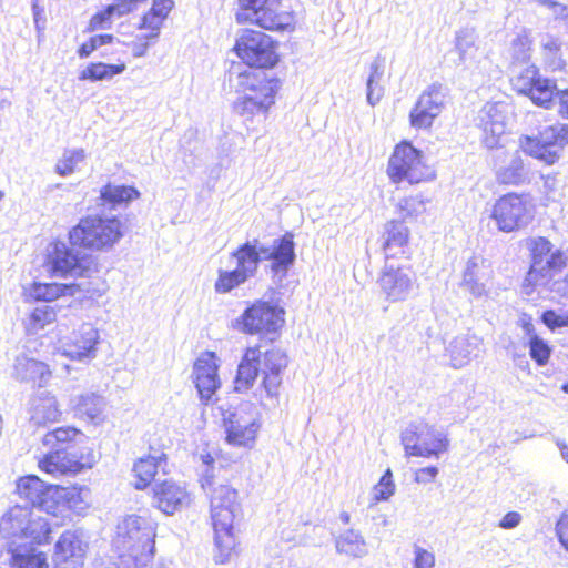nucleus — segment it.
<instances>
[{
  "instance_id": "f257e3e1",
  "label": "nucleus",
  "mask_w": 568,
  "mask_h": 568,
  "mask_svg": "<svg viewBox=\"0 0 568 568\" xmlns=\"http://www.w3.org/2000/svg\"><path fill=\"white\" fill-rule=\"evenodd\" d=\"M240 69L241 65L232 68L229 82L236 91L243 93L234 101L233 110L248 126V122H261L266 119L270 108L275 102L278 80L267 78L261 70Z\"/></svg>"
},
{
  "instance_id": "f03ea898",
  "label": "nucleus",
  "mask_w": 568,
  "mask_h": 568,
  "mask_svg": "<svg viewBox=\"0 0 568 568\" xmlns=\"http://www.w3.org/2000/svg\"><path fill=\"white\" fill-rule=\"evenodd\" d=\"M202 488L210 494L211 519L219 554L215 561L224 564L235 548L233 523L241 515L237 491L229 485L217 484L209 470L201 478Z\"/></svg>"
},
{
  "instance_id": "7ed1b4c3",
  "label": "nucleus",
  "mask_w": 568,
  "mask_h": 568,
  "mask_svg": "<svg viewBox=\"0 0 568 568\" xmlns=\"http://www.w3.org/2000/svg\"><path fill=\"white\" fill-rule=\"evenodd\" d=\"M287 364V356L280 348L263 351L260 345L247 347L237 366L234 389L239 393L247 392L258 374H262V386L266 396L276 399L282 384V373Z\"/></svg>"
},
{
  "instance_id": "20e7f679",
  "label": "nucleus",
  "mask_w": 568,
  "mask_h": 568,
  "mask_svg": "<svg viewBox=\"0 0 568 568\" xmlns=\"http://www.w3.org/2000/svg\"><path fill=\"white\" fill-rule=\"evenodd\" d=\"M156 524L149 516L129 515L116 526L112 545L123 568H144L155 550Z\"/></svg>"
},
{
  "instance_id": "39448f33",
  "label": "nucleus",
  "mask_w": 568,
  "mask_h": 568,
  "mask_svg": "<svg viewBox=\"0 0 568 568\" xmlns=\"http://www.w3.org/2000/svg\"><path fill=\"white\" fill-rule=\"evenodd\" d=\"M122 236V222L115 215L103 212L81 217L69 231L71 245L95 251L112 248Z\"/></svg>"
},
{
  "instance_id": "423d86ee",
  "label": "nucleus",
  "mask_w": 568,
  "mask_h": 568,
  "mask_svg": "<svg viewBox=\"0 0 568 568\" xmlns=\"http://www.w3.org/2000/svg\"><path fill=\"white\" fill-rule=\"evenodd\" d=\"M511 84L517 93L544 109H551L557 98L559 113L568 119V90H558L556 81L542 77L535 64L523 68L511 78Z\"/></svg>"
},
{
  "instance_id": "0eeeda50",
  "label": "nucleus",
  "mask_w": 568,
  "mask_h": 568,
  "mask_svg": "<svg viewBox=\"0 0 568 568\" xmlns=\"http://www.w3.org/2000/svg\"><path fill=\"white\" fill-rule=\"evenodd\" d=\"M51 528L45 518L36 516L29 506L16 505L0 519V535L9 542L30 539L43 544L50 540Z\"/></svg>"
},
{
  "instance_id": "6e6552de",
  "label": "nucleus",
  "mask_w": 568,
  "mask_h": 568,
  "mask_svg": "<svg viewBox=\"0 0 568 568\" xmlns=\"http://www.w3.org/2000/svg\"><path fill=\"white\" fill-rule=\"evenodd\" d=\"M239 23L251 22L266 30L284 31L293 27L292 13L282 9L281 0H239Z\"/></svg>"
},
{
  "instance_id": "1a4fd4ad",
  "label": "nucleus",
  "mask_w": 568,
  "mask_h": 568,
  "mask_svg": "<svg viewBox=\"0 0 568 568\" xmlns=\"http://www.w3.org/2000/svg\"><path fill=\"white\" fill-rule=\"evenodd\" d=\"M387 173L394 183L408 181L414 184L433 176V171L424 162L423 153L408 142L396 145L388 162Z\"/></svg>"
},
{
  "instance_id": "9d476101",
  "label": "nucleus",
  "mask_w": 568,
  "mask_h": 568,
  "mask_svg": "<svg viewBox=\"0 0 568 568\" xmlns=\"http://www.w3.org/2000/svg\"><path fill=\"white\" fill-rule=\"evenodd\" d=\"M47 265L55 277H85L92 270V258L71 244L55 241L48 247Z\"/></svg>"
},
{
  "instance_id": "9b49d317",
  "label": "nucleus",
  "mask_w": 568,
  "mask_h": 568,
  "mask_svg": "<svg viewBox=\"0 0 568 568\" xmlns=\"http://www.w3.org/2000/svg\"><path fill=\"white\" fill-rule=\"evenodd\" d=\"M402 443L406 455L438 457L449 445L447 435L424 422L410 423L402 433Z\"/></svg>"
},
{
  "instance_id": "f8f14e48",
  "label": "nucleus",
  "mask_w": 568,
  "mask_h": 568,
  "mask_svg": "<svg viewBox=\"0 0 568 568\" xmlns=\"http://www.w3.org/2000/svg\"><path fill=\"white\" fill-rule=\"evenodd\" d=\"M568 145V124H554L545 128L537 136L520 138V148L527 154L544 163H556Z\"/></svg>"
},
{
  "instance_id": "ddd939ff",
  "label": "nucleus",
  "mask_w": 568,
  "mask_h": 568,
  "mask_svg": "<svg viewBox=\"0 0 568 568\" xmlns=\"http://www.w3.org/2000/svg\"><path fill=\"white\" fill-rule=\"evenodd\" d=\"M16 490L20 498L27 500L32 507H37L48 514L57 509L58 495L68 499L70 508H83L78 506V501L74 499V490L67 491L62 489L63 494L60 495V489L57 485H48L36 475L21 477L17 481Z\"/></svg>"
},
{
  "instance_id": "4468645a",
  "label": "nucleus",
  "mask_w": 568,
  "mask_h": 568,
  "mask_svg": "<svg viewBox=\"0 0 568 568\" xmlns=\"http://www.w3.org/2000/svg\"><path fill=\"white\" fill-rule=\"evenodd\" d=\"M552 251V244L546 237L534 241L531 248V265L525 278V285H546L555 273L560 272L567 264V257L559 250Z\"/></svg>"
},
{
  "instance_id": "2eb2a0df",
  "label": "nucleus",
  "mask_w": 568,
  "mask_h": 568,
  "mask_svg": "<svg viewBox=\"0 0 568 568\" xmlns=\"http://www.w3.org/2000/svg\"><path fill=\"white\" fill-rule=\"evenodd\" d=\"M235 51L248 70L272 68L277 62L275 42L261 31H243L236 40Z\"/></svg>"
},
{
  "instance_id": "dca6fc26",
  "label": "nucleus",
  "mask_w": 568,
  "mask_h": 568,
  "mask_svg": "<svg viewBox=\"0 0 568 568\" xmlns=\"http://www.w3.org/2000/svg\"><path fill=\"white\" fill-rule=\"evenodd\" d=\"M490 217L499 231L510 233L527 226L534 214L526 195L508 193L496 201Z\"/></svg>"
},
{
  "instance_id": "f3484780",
  "label": "nucleus",
  "mask_w": 568,
  "mask_h": 568,
  "mask_svg": "<svg viewBox=\"0 0 568 568\" xmlns=\"http://www.w3.org/2000/svg\"><path fill=\"white\" fill-rule=\"evenodd\" d=\"M284 310L268 302L258 301L241 316V329L247 334L275 333L284 324Z\"/></svg>"
},
{
  "instance_id": "a211bd4d",
  "label": "nucleus",
  "mask_w": 568,
  "mask_h": 568,
  "mask_svg": "<svg viewBox=\"0 0 568 568\" xmlns=\"http://www.w3.org/2000/svg\"><path fill=\"white\" fill-rule=\"evenodd\" d=\"M92 463L90 454L84 456L78 454L73 446H65V448L48 452L39 462V467L42 471L52 476L75 475L84 468H91Z\"/></svg>"
},
{
  "instance_id": "6ab92c4d",
  "label": "nucleus",
  "mask_w": 568,
  "mask_h": 568,
  "mask_svg": "<svg viewBox=\"0 0 568 568\" xmlns=\"http://www.w3.org/2000/svg\"><path fill=\"white\" fill-rule=\"evenodd\" d=\"M447 95V88L433 83L418 98L409 113L410 124L415 129H428L442 113Z\"/></svg>"
},
{
  "instance_id": "aec40b11",
  "label": "nucleus",
  "mask_w": 568,
  "mask_h": 568,
  "mask_svg": "<svg viewBox=\"0 0 568 568\" xmlns=\"http://www.w3.org/2000/svg\"><path fill=\"white\" fill-rule=\"evenodd\" d=\"M382 293L388 302L406 301L417 290L415 273L404 266L386 265L379 278Z\"/></svg>"
},
{
  "instance_id": "412c9836",
  "label": "nucleus",
  "mask_w": 568,
  "mask_h": 568,
  "mask_svg": "<svg viewBox=\"0 0 568 568\" xmlns=\"http://www.w3.org/2000/svg\"><path fill=\"white\" fill-rule=\"evenodd\" d=\"M99 341L98 329L90 323H83L62 342V353L75 361L92 359L97 356Z\"/></svg>"
},
{
  "instance_id": "4be33fe9",
  "label": "nucleus",
  "mask_w": 568,
  "mask_h": 568,
  "mask_svg": "<svg viewBox=\"0 0 568 568\" xmlns=\"http://www.w3.org/2000/svg\"><path fill=\"white\" fill-rule=\"evenodd\" d=\"M226 439L235 446H248L254 443L260 424L254 415L247 414L242 408L227 412L224 415Z\"/></svg>"
},
{
  "instance_id": "5701e85b",
  "label": "nucleus",
  "mask_w": 568,
  "mask_h": 568,
  "mask_svg": "<svg viewBox=\"0 0 568 568\" xmlns=\"http://www.w3.org/2000/svg\"><path fill=\"white\" fill-rule=\"evenodd\" d=\"M214 353H204L194 363L193 382L202 403L207 405L221 386Z\"/></svg>"
},
{
  "instance_id": "b1692460",
  "label": "nucleus",
  "mask_w": 568,
  "mask_h": 568,
  "mask_svg": "<svg viewBox=\"0 0 568 568\" xmlns=\"http://www.w3.org/2000/svg\"><path fill=\"white\" fill-rule=\"evenodd\" d=\"M477 121L484 133L485 145L488 149L497 148L506 130V104L487 102L479 110Z\"/></svg>"
},
{
  "instance_id": "393cba45",
  "label": "nucleus",
  "mask_w": 568,
  "mask_h": 568,
  "mask_svg": "<svg viewBox=\"0 0 568 568\" xmlns=\"http://www.w3.org/2000/svg\"><path fill=\"white\" fill-rule=\"evenodd\" d=\"M88 544L77 531H65L55 545L54 568H82Z\"/></svg>"
},
{
  "instance_id": "a878e982",
  "label": "nucleus",
  "mask_w": 568,
  "mask_h": 568,
  "mask_svg": "<svg viewBox=\"0 0 568 568\" xmlns=\"http://www.w3.org/2000/svg\"><path fill=\"white\" fill-rule=\"evenodd\" d=\"M260 250L263 254V260L271 261V272L281 277L286 276L296 258L295 243L291 233H285L281 237L273 240L270 246L261 243Z\"/></svg>"
},
{
  "instance_id": "bb28decb",
  "label": "nucleus",
  "mask_w": 568,
  "mask_h": 568,
  "mask_svg": "<svg viewBox=\"0 0 568 568\" xmlns=\"http://www.w3.org/2000/svg\"><path fill=\"white\" fill-rule=\"evenodd\" d=\"M191 501L184 486L172 480L156 483L153 487V505L166 515H172L186 507Z\"/></svg>"
},
{
  "instance_id": "cd10ccee",
  "label": "nucleus",
  "mask_w": 568,
  "mask_h": 568,
  "mask_svg": "<svg viewBox=\"0 0 568 568\" xmlns=\"http://www.w3.org/2000/svg\"><path fill=\"white\" fill-rule=\"evenodd\" d=\"M383 250L386 258L408 257L409 230L402 221L393 220L385 224Z\"/></svg>"
},
{
  "instance_id": "c85d7f7f",
  "label": "nucleus",
  "mask_w": 568,
  "mask_h": 568,
  "mask_svg": "<svg viewBox=\"0 0 568 568\" xmlns=\"http://www.w3.org/2000/svg\"><path fill=\"white\" fill-rule=\"evenodd\" d=\"M453 367L460 368L467 365L481 352V339L476 335L464 334L456 336L447 347Z\"/></svg>"
},
{
  "instance_id": "c756f323",
  "label": "nucleus",
  "mask_w": 568,
  "mask_h": 568,
  "mask_svg": "<svg viewBox=\"0 0 568 568\" xmlns=\"http://www.w3.org/2000/svg\"><path fill=\"white\" fill-rule=\"evenodd\" d=\"M489 280V273L483 258L473 256L466 263L463 272L462 287H464L474 297L486 295V283Z\"/></svg>"
},
{
  "instance_id": "7c9ffc66",
  "label": "nucleus",
  "mask_w": 568,
  "mask_h": 568,
  "mask_svg": "<svg viewBox=\"0 0 568 568\" xmlns=\"http://www.w3.org/2000/svg\"><path fill=\"white\" fill-rule=\"evenodd\" d=\"M30 420L36 425H47L48 423L58 422L61 416L58 402L50 393L39 392L31 400Z\"/></svg>"
},
{
  "instance_id": "2f4dec72",
  "label": "nucleus",
  "mask_w": 568,
  "mask_h": 568,
  "mask_svg": "<svg viewBox=\"0 0 568 568\" xmlns=\"http://www.w3.org/2000/svg\"><path fill=\"white\" fill-rule=\"evenodd\" d=\"M260 247L261 242L254 239L246 241L231 253V256L236 261V268L248 278L255 276L258 265L263 261V254Z\"/></svg>"
},
{
  "instance_id": "473e14b6",
  "label": "nucleus",
  "mask_w": 568,
  "mask_h": 568,
  "mask_svg": "<svg viewBox=\"0 0 568 568\" xmlns=\"http://www.w3.org/2000/svg\"><path fill=\"white\" fill-rule=\"evenodd\" d=\"M7 546L12 568H49L47 556L43 552H36L33 547L14 541Z\"/></svg>"
},
{
  "instance_id": "72a5a7b5",
  "label": "nucleus",
  "mask_w": 568,
  "mask_h": 568,
  "mask_svg": "<svg viewBox=\"0 0 568 568\" xmlns=\"http://www.w3.org/2000/svg\"><path fill=\"white\" fill-rule=\"evenodd\" d=\"M139 196L140 192L133 186L108 183L101 187L97 204L98 206L114 210L122 204H129L133 200L139 199Z\"/></svg>"
},
{
  "instance_id": "f704fd0d",
  "label": "nucleus",
  "mask_w": 568,
  "mask_h": 568,
  "mask_svg": "<svg viewBox=\"0 0 568 568\" xmlns=\"http://www.w3.org/2000/svg\"><path fill=\"white\" fill-rule=\"evenodd\" d=\"M14 372L21 381H32L41 387L48 383L51 372L43 362L33 358L18 357Z\"/></svg>"
},
{
  "instance_id": "c9c22d12",
  "label": "nucleus",
  "mask_w": 568,
  "mask_h": 568,
  "mask_svg": "<svg viewBox=\"0 0 568 568\" xmlns=\"http://www.w3.org/2000/svg\"><path fill=\"white\" fill-rule=\"evenodd\" d=\"M528 169L518 152L510 155L506 165L496 172L497 181L507 185H519L528 180Z\"/></svg>"
},
{
  "instance_id": "e433bc0d",
  "label": "nucleus",
  "mask_w": 568,
  "mask_h": 568,
  "mask_svg": "<svg viewBox=\"0 0 568 568\" xmlns=\"http://www.w3.org/2000/svg\"><path fill=\"white\" fill-rule=\"evenodd\" d=\"M384 77V61L378 55L369 65V74L366 80V100L375 106L384 97L385 88L382 84Z\"/></svg>"
},
{
  "instance_id": "4c0bfd02",
  "label": "nucleus",
  "mask_w": 568,
  "mask_h": 568,
  "mask_svg": "<svg viewBox=\"0 0 568 568\" xmlns=\"http://www.w3.org/2000/svg\"><path fill=\"white\" fill-rule=\"evenodd\" d=\"M125 68L124 63L109 64L104 62H92L80 72L79 80H89L92 82L111 80L115 75L123 73Z\"/></svg>"
},
{
  "instance_id": "58836bf2",
  "label": "nucleus",
  "mask_w": 568,
  "mask_h": 568,
  "mask_svg": "<svg viewBox=\"0 0 568 568\" xmlns=\"http://www.w3.org/2000/svg\"><path fill=\"white\" fill-rule=\"evenodd\" d=\"M336 549L351 557H363L367 554L363 536L354 529L346 530L336 539Z\"/></svg>"
},
{
  "instance_id": "ea45409f",
  "label": "nucleus",
  "mask_w": 568,
  "mask_h": 568,
  "mask_svg": "<svg viewBox=\"0 0 568 568\" xmlns=\"http://www.w3.org/2000/svg\"><path fill=\"white\" fill-rule=\"evenodd\" d=\"M105 403L102 396L94 393L81 395L75 405V414L91 422L100 420Z\"/></svg>"
},
{
  "instance_id": "a19ab883",
  "label": "nucleus",
  "mask_w": 568,
  "mask_h": 568,
  "mask_svg": "<svg viewBox=\"0 0 568 568\" xmlns=\"http://www.w3.org/2000/svg\"><path fill=\"white\" fill-rule=\"evenodd\" d=\"M163 457L164 454H161L160 456H148L140 458L134 464L133 471L138 478V481L135 483V487L138 489H143L151 483Z\"/></svg>"
},
{
  "instance_id": "79ce46f5",
  "label": "nucleus",
  "mask_w": 568,
  "mask_h": 568,
  "mask_svg": "<svg viewBox=\"0 0 568 568\" xmlns=\"http://www.w3.org/2000/svg\"><path fill=\"white\" fill-rule=\"evenodd\" d=\"M81 435L80 430L74 427H59L43 436L42 444L51 450L65 448L69 443L74 442Z\"/></svg>"
},
{
  "instance_id": "37998d69",
  "label": "nucleus",
  "mask_w": 568,
  "mask_h": 568,
  "mask_svg": "<svg viewBox=\"0 0 568 568\" xmlns=\"http://www.w3.org/2000/svg\"><path fill=\"white\" fill-rule=\"evenodd\" d=\"M248 277L236 267L232 271L219 270V276L214 284L216 293L225 294L244 284Z\"/></svg>"
},
{
  "instance_id": "c03bdc74",
  "label": "nucleus",
  "mask_w": 568,
  "mask_h": 568,
  "mask_svg": "<svg viewBox=\"0 0 568 568\" xmlns=\"http://www.w3.org/2000/svg\"><path fill=\"white\" fill-rule=\"evenodd\" d=\"M68 286L57 283H36L31 290V295L39 301H53L65 294Z\"/></svg>"
},
{
  "instance_id": "a18cd8bd",
  "label": "nucleus",
  "mask_w": 568,
  "mask_h": 568,
  "mask_svg": "<svg viewBox=\"0 0 568 568\" xmlns=\"http://www.w3.org/2000/svg\"><path fill=\"white\" fill-rule=\"evenodd\" d=\"M476 34L473 29H462L456 33L455 48L459 53V60L466 61L475 49Z\"/></svg>"
},
{
  "instance_id": "49530a36",
  "label": "nucleus",
  "mask_w": 568,
  "mask_h": 568,
  "mask_svg": "<svg viewBox=\"0 0 568 568\" xmlns=\"http://www.w3.org/2000/svg\"><path fill=\"white\" fill-rule=\"evenodd\" d=\"M528 346L530 357L539 366L547 364L550 357L551 348L542 338L537 335H531L528 342Z\"/></svg>"
},
{
  "instance_id": "de8ad7c7",
  "label": "nucleus",
  "mask_w": 568,
  "mask_h": 568,
  "mask_svg": "<svg viewBox=\"0 0 568 568\" xmlns=\"http://www.w3.org/2000/svg\"><path fill=\"white\" fill-rule=\"evenodd\" d=\"M394 491L395 485L392 480V471L387 469L379 479V481L373 488V503L369 505L368 508H372V506L377 501L387 500L394 494Z\"/></svg>"
},
{
  "instance_id": "09e8293b",
  "label": "nucleus",
  "mask_w": 568,
  "mask_h": 568,
  "mask_svg": "<svg viewBox=\"0 0 568 568\" xmlns=\"http://www.w3.org/2000/svg\"><path fill=\"white\" fill-rule=\"evenodd\" d=\"M57 313L50 305H41L36 307L30 316L31 325L33 329H42L47 324L54 322Z\"/></svg>"
},
{
  "instance_id": "8fccbe9b",
  "label": "nucleus",
  "mask_w": 568,
  "mask_h": 568,
  "mask_svg": "<svg viewBox=\"0 0 568 568\" xmlns=\"http://www.w3.org/2000/svg\"><path fill=\"white\" fill-rule=\"evenodd\" d=\"M164 20V18L152 11L145 13L142 18L140 28L149 30L150 32L143 34L142 38L145 40L156 39L160 34V30Z\"/></svg>"
},
{
  "instance_id": "3c124183",
  "label": "nucleus",
  "mask_w": 568,
  "mask_h": 568,
  "mask_svg": "<svg viewBox=\"0 0 568 568\" xmlns=\"http://www.w3.org/2000/svg\"><path fill=\"white\" fill-rule=\"evenodd\" d=\"M541 48L544 51V55L554 67H558L559 63H556V60L559 58L560 52V42L558 39L551 36H545L541 39Z\"/></svg>"
},
{
  "instance_id": "603ef678",
  "label": "nucleus",
  "mask_w": 568,
  "mask_h": 568,
  "mask_svg": "<svg viewBox=\"0 0 568 568\" xmlns=\"http://www.w3.org/2000/svg\"><path fill=\"white\" fill-rule=\"evenodd\" d=\"M511 50L517 61L529 59L530 41L528 37L518 34L511 42Z\"/></svg>"
},
{
  "instance_id": "864d4df0",
  "label": "nucleus",
  "mask_w": 568,
  "mask_h": 568,
  "mask_svg": "<svg viewBox=\"0 0 568 568\" xmlns=\"http://www.w3.org/2000/svg\"><path fill=\"white\" fill-rule=\"evenodd\" d=\"M435 555L419 546L414 547V568H434Z\"/></svg>"
},
{
  "instance_id": "5fc2aeb1",
  "label": "nucleus",
  "mask_w": 568,
  "mask_h": 568,
  "mask_svg": "<svg viewBox=\"0 0 568 568\" xmlns=\"http://www.w3.org/2000/svg\"><path fill=\"white\" fill-rule=\"evenodd\" d=\"M398 206L404 217L416 215L424 210L423 201L414 196L400 200Z\"/></svg>"
},
{
  "instance_id": "6e6d98bb",
  "label": "nucleus",
  "mask_w": 568,
  "mask_h": 568,
  "mask_svg": "<svg viewBox=\"0 0 568 568\" xmlns=\"http://www.w3.org/2000/svg\"><path fill=\"white\" fill-rule=\"evenodd\" d=\"M538 2L547 7L557 19H567L568 18V7L559 3L556 0H538Z\"/></svg>"
},
{
  "instance_id": "4d7b16f0",
  "label": "nucleus",
  "mask_w": 568,
  "mask_h": 568,
  "mask_svg": "<svg viewBox=\"0 0 568 568\" xmlns=\"http://www.w3.org/2000/svg\"><path fill=\"white\" fill-rule=\"evenodd\" d=\"M556 532L560 544L568 551V514H562L557 521Z\"/></svg>"
},
{
  "instance_id": "13d9d810",
  "label": "nucleus",
  "mask_w": 568,
  "mask_h": 568,
  "mask_svg": "<svg viewBox=\"0 0 568 568\" xmlns=\"http://www.w3.org/2000/svg\"><path fill=\"white\" fill-rule=\"evenodd\" d=\"M87 158L83 149L67 150L63 153V159L75 170L79 163H82Z\"/></svg>"
},
{
  "instance_id": "bf43d9fd",
  "label": "nucleus",
  "mask_w": 568,
  "mask_h": 568,
  "mask_svg": "<svg viewBox=\"0 0 568 568\" xmlns=\"http://www.w3.org/2000/svg\"><path fill=\"white\" fill-rule=\"evenodd\" d=\"M438 474V468L435 466H429L425 468H420L416 471L415 480L417 483L427 484L435 479Z\"/></svg>"
},
{
  "instance_id": "052dcab7",
  "label": "nucleus",
  "mask_w": 568,
  "mask_h": 568,
  "mask_svg": "<svg viewBox=\"0 0 568 568\" xmlns=\"http://www.w3.org/2000/svg\"><path fill=\"white\" fill-rule=\"evenodd\" d=\"M32 13L34 20V27L38 33H41L45 29L44 8L40 7L37 2L32 3Z\"/></svg>"
},
{
  "instance_id": "680f3d73",
  "label": "nucleus",
  "mask_w": 568,
  "mask_h": 568,
  "mask_svg": "<svg viewBox=\"0 0 568 568\" xmlns=\"http://www.w3.org/2000/svg\"><path fill=\"white\" fill-rule=\"evenodd\" d=\"M173 8L172 0H154L150 11L158 13L162 18H166Z\"/></svg>"
},
{
  "instance_id": "e2e57ef3",
  "label": "nucleus",
  "mask_w": 568,
  "mask_h": 568,
  "mask_svg": "<svg viewBox=\"0 0 568 568\" xmlns=\"http://www.w3.org/2000/svg\"><path fill=\"white\" fill-rule=\"evenodd\" d=\"M521 515L517 511L507 513L500 520L499 527L504 529H511L520 524Z\"/></svg>"
},
{
  "instance_id": "0e129e2a",
  "label": "nucleus",
  "mask_w": 568,
  "mask_h": 568,
  "mask_svg": "<svg viewBox=\"0 0 568 568\" xmlns=\"http://www.w3.org/2000/svg\"><path fill=\"white\" fill-rule=\"evenodd\" d=\"M544 323L549 327H564V324H560L562 320V314H557L555 311H546L542 314Z\"/></svg>"
},
{
  "instance_id": "69168bd1",
  "label": "nucleus",
  "mask_w": 568,
  "mask_h": 568,
  "mask_svg": "<svg viewBox=\"0 0 568 568\" xmlns=\"http://www.w3.org/2000/svg\"><path fill=\"white\" fill-rule=\"evenodd\" d=\"M55 171L62 176L70 175L74 169L62 158L55 165Z\"/></svg>"
},
{
  "instance_id": "338daca9",
  "label": "nucleus",
  "mask_w": 568,
  "mask_h": 568,
  "mask_svg": "<svg viewBox=\"0 0 568 568\" xmlns=\"http://www.w3.org/2000/svg\"><path fill=\"white\" fill-rule=\"evenodd\" d=\"M139 41L140 42L135 43L134 48H133L134 57H142V55H144L146 50H148V48H149L148 40H145L142 37H140Z\"/></svg>"
},
{
  "instance_id": "774afa93",
  "label": "nucleus",
  "mask_w": 568,
  "mask_h": 568,
  "mask_svg": "<svg viewBox=\"0 0 568 568\" xmlns=\"http://www.w3.org/2000/svg\"><path fill=\"white\" fill-rule=\"evenodd\" d=\"M93 51H94V45L89 40V41H87V42H84L83 44L80 45V48L78 49V55L81 59H84V58L90 57Z\"/></svg>"
}]
</instances>
